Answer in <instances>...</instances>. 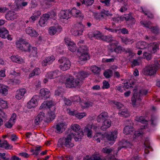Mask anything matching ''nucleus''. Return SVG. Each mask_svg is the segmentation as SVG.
Segmentation results:
<instances>
[{
    "instance_id": "obj_33",
    "label": "nucleus",
    "mask_w": 160,
    "mask_h": 160,
    "mask_svg": "<svg viewBox=\"0 0 160 160\" xmlns=\"http://www.w3.org/2000/svg\"><path fill=\"white\" fill-rule=\"evenodd\" d=\"M8 90L7 87L2 84H0V93L4 96L8 94Z\"/></svg>"
},
{
    "instance_id": "obj_55",
    "label": "nucleus",
    "mask_w": 160,
    "mask_h": 160,
    "mask_svg": "<svg viewBox=\"0 0 160 160\" xmlns=\"http://www.w3.org/2000/svg\"><path fill=\"white\" fill-rule=\"evenodd\" d=\"M11 121H8L6 122L5 126L7 128H10L12 127L15 122H13V123H12Z\"/></svg>"
},
{
    "instance_id": "obj_21",
    "label": "nucleus",
    "mask_w": 160,
    "mask_h": 160,
    "mask_svg": "<svg viewBox=\"0 0 160 160\" xmlns=\"http://www.w3.org/2000/svg\"><path fill=\"white\" fill-rule=\"evenodd\" d=\"M54 106L53 102L52 101H47L44 102L41 105L39 108L40 109L45 108H50Z\"/></svg>"
},
{
    "instance_id": "obj_59",
    "label": "nucleus",
    "mask_w": 160,
    "mask_h": 160,
    "mask_svg": "<svg viewBox=\"0 0 160 160\" xmlns=\"http://www.w3.org/2000/svg\"><path fill=\"white\" fill-rule=\"evenodd\" d=\"M150 29L152 32L155 34H157L159 32V30L157 27H152Z\"/></svg>"
},
{
    "instance_id": "obj_63",
    "label": "nucleus",
    "mask_w": 160,
    "mask_h": 160,
    "mask_svg": "<svg viewBox=\"0 0 160 160\" xmlns=\"http://www.w3.org/2000/svg\"><path fill=\"white\" fill-rule=\"evenodd\" d=\"M140 157L139 156V155L137 154H135L130 160H140Z\"/></svg>"
},
{
    "instance_id": "obj_12",
    "label": "nucleus",
    "mask_w": 160,
    "mask_h": 160,
    "mask_svg": "<svg viewBox=\"0 0 160 160\" xmlns=\"http://www.w3.org/2000/svg\"><path fill=\"white\" fill-rule=\"evenodd\" d=\"M64 41L67 45L68 46L69 49L72 52H74L76 50V46L74 42L71 41L69 38H65Z\"/></svg>"
},
{
    "instance_id": "obj_42",
    "label": "nucleus",
    "mask_w": 160,
    "mask_h": 160,
    "mask_svg": "<svg viewBox=\"0 0 160 160\" xmlns=\"http://www.w3.org/2000/svg\"><path fill=\"white\" fill-rule=\"evenodd\" d=\"M80 53L81 55L79 57L80 60L82 61H84L88 60V56L87 52H84V53Z\"/></svg>"
},
{
    "instance_id": "obj_38",
    "label": "nucleus",
    "mask_w": 160,
    "mask_h": 160,
    "mask_svg": "<svg viewBox=\"0 0 160 160\" xmlns=\"http://www.w3.org/2000/svg\"><path fill=\"white\" fill-rule=\"evenodd\" d=\"M91 37H96V38H98L101 37V33L98 31H95L93 32H91ZM90 33H89L88 35H90Z\"/></svg>"
},
{
    "instance_id": "obj_57",
    "label": "nucleus",
    "mask_w": 160,
    "mask_h": 160,
    "mask_svg": "<svg viewBox=\"0 0 160 160\" xmlns=\"http://www.w3.org/2000/svg\"><path fill=\"white\" fill-rule=\"evenodd\" d=\"M118 33H122L123 34H127L129 32L128 30L125 28H123L122 29H118Z\"/></svg>"
},
{
    "instance_id": "obj_15",
    "label": "nucleus",
    "mask_w": 160,
    "mask_h": 160,
    "mask_svg": "<svg viewBox=\"0 0 160 160\" xmlns=\"http://www.w3.org/2000/svg\"><path fill=\"white\" fill-rule=\"evenodd\" d=\"M67 124L65 122H62L59 123L56 126V132L58 133H62L67 128Z\"/></svg>"
},
{
    "instance_id": "obj_1",
    "label": "nucleus",
    "mask_w": 160,
    "mask_h": 160,
    "mask_svg": "<svg viewBox=\"0 0 160 160\" xmlns=\"http://www.w3.org/2000/svg\"><path fill=\"white\" fill-rule=\"evenodd\" d=\"M148 90L145 87H142L137 92V89H134L133 91V96L132 98L131 101L132 105L134 106L139 103L142 100L141 96L146 95L148 93Z\"/></svg>"
},
{
    "instance_id": "obj_51",
    "label": "nucleus",
    "mask_w": 160,
    "mask_h": 160,
    "mask_svg": "<svg viewBox=\"0 0 160 160\" xmlns=\"http://www.w3.org/2000/svg\"><path fill=\"white\" fill-rule=\"evenodd\" d=\"M0 106L2 108H6L8 107V105L7 104V102L0 98Z\"/></svg>"
},
{
    "instance_id": "obj_19",
    "label": "nucleus",
    "mask_w": 160,
    "mask_h": 160,
    "mask_svg": "<svg viewBox=\"0 0 160 160\" xmlns=\"http://www.w3.org/2000/svg\"><path fill=\"white\" fill-rule=\"evenodd\" d=\"M26 33L32 37H36L38 35V33L32 27H28L25 30Z\"/></svg>"
},
{
    "instance_id": "obj_43",
    "label": "nucleus",
    "mask_w": 160,
    "mask_h": 160,
    "mask_svg": "<svg viewBox=\"0 0 160 160\" xmlns=\"http://www.w3.org/2000/svg\"><path fill=\"white\" fill-rule=\"evenodd\" d=\"M118 114H120L121 116L125 117H128L129 116V113L127 109H123L119 112Z\"/></svg>"
},
{
    "instance_id": "obj_14",
    "label": "nucleus",
    "mask_w": 160,
    "mask_h": 160,
    "mask_svg": "<svg viewBox=\"0 0 160 160\" xmlns=\"http://www.w3.org/2000/svg\"><path fill=\"white\" fill-rule=\"evenodd\" d=\"M76 27L77 30L73 32V34L76 36H79L82 34L85 27L81 22H79L77 24Z\"/></svg>"
},
{
    "instance_id": "obj_58",
    "label": "nucleus",
    "mask_w": 160,
    "mask_h": 160,
    "mask_svg": "<svg viewBox=\"0 0 160 160\" xmlns=\"http://www.w3.org/2000/svg\"><path fill=\"white\" fill-rule=\"evenodd\" d=\"M103 86L102 88L104 89H108L110 87V84L108 82L106 81H104L103 82Z\"/></svg>"
},
{
    "instance_id": "obj_49",
    "label": "nucleus",
    "mask_w": 160,
    "mask_h": 160,
    "mask_svg": "<svg viewBox=\"0 0 160 160\" xmlns=\"http://www.w3.org/2000/svg\"><path fill=\"white\" fill-rule=\"evenodd\" d=\"M81 105L82 106L84 107L87 108L92 106V103L91 102L85 101L81 102Z\"/></svg>"
},
{
    "instance_id": "obj_64",
    "label": "nucleus",
    "mask_w": 160,
    "mask_h": 160,
    "mask_svg": "<svg viewBox=\"0 0 160 160\" xmlns=\"http://www.w3.org/2000/svg\"><path fill=\"white\" fill-rule=\"evenodd\" d=\"M28 4V2H22L21 4H17V7L18 9H22V6H25Z\"/></svg>"
},
{
    "instance_id": "obj_60",
    "label": "nucleus",
    "mask_w": 160,
    "mask_h": 160,
    "mask_svg": "<svg viewBox=\"0 0 160 160\" xmlns=\"http://www.w3.org/2000/svg\"><path fill=\"white\" fill-rule=\"evenodd\" d=\"M112 102L116 106L118 109L121 108L123 106V105L120 102H116L115 101H113Z\"/></svg>"
},
{
    "instance_id": "obj_45",
    "label": "nucleus",
    "mask_w": 160,
    "mask_h": 160,
    "mask_svg": "<svg viewBox=\"0 0 160 160\" xmlns=\"http://www.w3.org/2000/svg\"><path fill=\"white\" fill-rule=\"evenodd\" d=\"M143 57L144 58H146L148 61L151 60L152 58V54L146 51L143 52Z\"/></svg>"
},
{
    "instance_id": "obj_52",
    "label": "nucleus",
    "mask_w": 160,
    "mask_h": 160,
    "mask_svg": "<svg viewBox=\"0 0 160 160\" xmlns=\"http://www.w3.org/2000/svg\"><path fill=\"white\" fill-rule=\"evenodd\" d=\"M115 41L114 38L111 35H106V42H111Z\"/></svg>"
},
{
    "instance_id": "obj_50",
    "label": "nucleus",
    "mask_w": 160,
    "mask_h": 160,
    "mask_svg": "<svg viewBox=\"0 0 160 160\" xmlns=\"http://www.w3.org/2000/svg\"><path fill=\"white\" fill-rule=\"evenodd\" d=\"M102 151L104 153L109 154L112 151V149L109 147H106L103 148Z\"/></svg>"
},
{
    "instance_id": "obj_22",
    "label": "nucleus",
    "mask_w": 160,
    "mask_h": 160,
    "mask_svg": "<svg viewBox=\"0 0 160 160\" xmlns=\"http://www.w3.org/2000/svg\"><path fill=\"white\" fill-rule=\"evenodd\" d=\"M55 60V58L53 56L47 57L42 61V65L43 66H45L49 65L51 64Z\"/></svg>"
},
{
    "instance_id": "obj_26",
    "label": "nucleus",
    "mask_w": 160,
    "mask_h": 160,
    "mask_svg": "<svg viewBox=\"0 0 160 160\" xmlns=\"http://www.w3.org/2000/svg\"><path fill=\"white\" fill-rule=\"evenodd\" d=\"M120 2L123 3V5L120 9L119 11L121 12H123L126 11L128 8V0H117Z\"/></svg>"
},
{
    "instance_id": "obj_2",
    "label": "nucleus",
    "mask_w": 160,
    "mask_h": 160,
    "mask_svg": "<svg viewBox=\"0 0 160 160\" xmlns=\"http://www.w3.org/2000/svg\"><path fill=\"white\" fill-rule=\"evenodd\" d=\"M118 42L116 41L115 42L112 43L110 44L109 47L108 49L110 52H114L116 53H119L121 52V51H124L126 53H128L129 56H131L130 58L134 55L133 53L132 52L131 49L130 48H127L126 49L122 47L121 46H118Z\"/></svg>"
},
{
    "instance_id": "obj_20",
    "label": "nucleus",
    "mask_w": 160,
    "mask_h": 160,
    "mask_svg": "<svg viewBox=\"0 0 160 160\" xmlns=\"http://www.w3.org/2000/svg\"><path fill=\"white\" fill-rule=\"evenodd\" d=\"M73 80H74L73 76L72 75H69L66 80V86L69 88L75 87L76 84L73 83Z\"/></svg>"
},
{
    "instance_id": "obj_30",
    "label": "nucleus",
    "mask_w": 160,
    "mask_h": 160,
    "mask_svg": "<svg viewBox=\"0 0 160 160\" xmlns=\"http://www.w3.org/2000/svg\"><path fill=\"white\" fill-rule=\"evenodd\" d=\"M91 71L94 74L98 76L100 74V72L101 71L100 68L96 66H93L91 68Z\"/></svg>"
},
{
    "instance_id": "obj_10",
    "label": "nucleus",
    "mask_w": 160,
    "mask_h": 160,
    "mask_svg": "<svg viewBox=\"0 0 160 160\" xmlns=\"http://www.w3.org/2000/svg\"><path fill=\"white\" fill-rule=\"evenodd\" d=\"M71 10H61L58 14V16L61 19H68L71 17Z\"/></svg>"
},
{
    "instance_id": "obj_34",
    "label": "nucleus",
    "mask_w": 160,
    "mask_h": 160,
    "mask_svg": "<svg viewBox=\"0 0 160 160\" xmlns=\"http://www.w3.org/2000/svg\"><path fill=\"white\" fill-rule=\"evenodd\" d=\"M31 53L29 56V57H35L37 56V48L36 47H32Z\"/></svg>"
},
{
    "instance_id": "obj_32",
    "label": "nucleus",
    "mask_w": 160,
    "mask_h": 160,
    "mask_svg": "<svg viewBox=\"0 0 160 160\" xmlns=\"http://www.w3.org/2000/svg\"><path fill=\"white\" fill-rule=\"evenodd\" d=\"M5 18L8 20H12L15 18V15L13 12L10 11L6 14Z\"/></svg>"
},
{
    "instance_id": "obj_37",
    "label": "nucleus",
    "mask_w": 160,
    "mask_h": 160,
    "mask_svg": "<svg viewBox=\"0 0 160 160\" xmlns=\"http://www.w3.org/2000/svg\"><path fill=\"white\" fill-rule=\"evenodd\" d=\"M55 112L53 111H50L48 112L47 116V120H53L55 119Z\"/></svg>"
},
{
    "instance_id": "obj_47",
    "label": "nucleus",
    "mask_w": 160,
    "mask_h": 160,
    "mask_svg": "<svg viewBox=\"0 0 160 160\" xmlns=\"http://www.w3.org/2000/svg\"><path fill=\"white\" fill-rule=\"evenodd\" d=\"M86 116V114L85 112H79L75 114V117L78 119H81Z\"/></svg>"
},
{
    "instance_id": "obj_40",
    "label": "nucleus",
    "mask_w": 160,
    "mask_h": 160,
    "mask_svg": "<svg viewBox=\"0 0 160 160\" xmlns=\"http://www.w3.org/2000/svg\"><path fill=\"white\" fill-rule=\"evenodd\" d=\"M45 118V114L42 112L39 113L36 117L35 120H43Z\"/></svg>"
},
{
    "instance_id": "obj_24",
    "label": "nucleus",
    "mask_w": 160,
    "mask_h": 160,
    "mask_svg": "<svg viewBox=\"0 0 160 160\" xmlns=\"http://www.w3.org/2000/svg\"><path fill=\"white\" fill-rule=\"evenodd\" d=\"M44 14L47 15L48 16L47 18L48 19L50 18L55 19L57 16V12L56 10L54 9L48 12L47 13Z\"/></svg>"
},
{
    "instance_id": "obj_8",
    "label": "nucleus",
    "mask_w": 160,
    "mask_h": 160,
    "mask_svg": "<svg viewBox=\"0 0 160 160\" xmlns=\"http://www.w3.org/2000/svg\"><path fill=\"white\" fill-rule=\"evenodd\" d=\"M58 62L61 63L59 66L61 69L63 71H66L70 68L71 63L68 59L63 58L58 60Z\"/></svg>"
},
{
    "instance_id": "obj_31",
    "label": "nucleus",
    "mask_w": 160,
    "mask_h": 160,
    "mask_svg": "<svg viewBox=\"0 0 160 160\" xmlns=\"http://www.w3.org/2000/svg\"><path fill=\"white\" fill-rule=\"evenodd\" d=\"M108 117V113L107 112H102L98 116L97 120H107Z\"/></svg>"
},
{
    "instance_id": "obj_36",
    "label": "nucleus",
    "mask_w": 160,
    "mask_h": 160,
    "mask_svg": "<svg viewBox=\"0 0 160 160\" xmlns=\"http://www.w3.org/2000/svg\"><path fill=\"white\" fill-rule=\"evenodd\" d=\"M104 77L107 78H109L113 75V72L110 69L106 70L103 73Z\"/></svg>"
},
{
    "instance_id": "obj_39",
    "label": "nucleus",
    "mask_w": 160,
    "mask_h": 160,
    "mask_svg": "<svg viewBox=\"0 0 160 160\" xmlns=\"http://www.w3.org/2000/svg\"><path fill=\"white\" fill-rule=\"evenodd\" d=\"M57 28L55 26H52L49 28L48 33L51 35H55L57 32Z\"/></svg>"
},
{
    "instance_id": "obj_13",
    "label": "nucleus",
    "mask_w": 160,
    "mask_h": 160,
    "mask_svg": "<svg viewBox=\"0 0 160 160\" xmlns=\"http://www.w3.org/2000/svg\"><path fill=\"white\" fill-rule=\"evenodd\" d=\"M120 146L118 148V150H120L123 148H131L132 144L131 141L128 140L123 139L119 142Z\"/></svg>"
},
{
    "instance_id": "obj_3",
    "label": "nucleus",
    "mask_w": 160,
    "mask_h": 160,
    "mask_svg": "<svg viewBox=\"0 0 160 160\" xmlns=\"http://www.w3.org/2000/svg\"><path fill=\"white\" fill-rule=\"evenodd\" d=\"M68 133L69 134L66 137L60 138L58 140V145L59 147H65L67 148H71L74 146V144L72 142V133L71 132H68Z\"/></svg>"
},
{
    "instance_id": "obj_18",
    "label": "nucleus",
    "mask_w": 160,
    "mask_h": 160,
    "mask_svg": "<svg viewBox=\"0 0 160 160\" xmlns=\"http://www.w3.org/2000/svg\"><path fill=\"white\" fill-rule=\"evenodd\" d=\"M71 14L76 17L80 19H82L84 17L83 15L81 12L79 10H77L75 8H73L71 10Z\"/></svg>"
},
{
    "instance_id": "obj_16",
    "label": "nucleus",
    "mask_w": 160,
    "mask_h": 160,
    "mask_svg": "<svg viewBox=\"0 0 160 160\" xmlns=\"http://www.w3.org/2000/svg\"><path fill=\"white\" fill-rule=\"evenodd\" d=\"M49 91L46 88L41 89L40 91L39 96L42 99H46L50 97Z\"/></svg>"
},
{
    "instance_id": "obj_62",
    "label": "nucleus",
    "mask_w": 160,
    "mask_h": 160,
    "mask_svg": "<svg viewBox=\"0 0 160 160\" xmlns=\"http://www.w3.org/2000/svg\"><path fill=\"white\" fill-rule=\"evenodd\" d=\"M105 29L110 32L112 33H117L118 31V29H114L110 27H106Z\"/></svg>"
},
{
    "instance_id": "obj_46",
    "label": "nucleus",
    "mask_w": 160,
    "mask_h": 160,
    "mask_svg": "<svg viewBox=\"0 0 160 160\" xmlns=\"http://www.w3.org/2000/svg\"><path fill=\"white\" fill-rule=\"evenodd\" d=\"M79 79H77V77L75 78H74V80H73V83L75 84H76V86H75V87L73 88H79L81 86V85L82 84V83L80 81H79Z\"/></svg>"
},
{
    "instance_id": "obj_17",
    "label": "nucleus",
    "mask_w": 160,
    "mask_h": 160,
    "mask_svg": "<svg viewBox=\"0 0 160 160\" xmlns=\"http://www.w3.org/2000/svg\"><path fill=\"white\" fill-rule=\"evenodd\" d=\"M27 90L25 88H21L17 90L15 95V98L18 100L22 98L25 93L27 92Z\"/></svg>"
},
{
    "instance_id": "obj_56",
    "label": "nucleus",
    "mask_w": 160,
    "mask_h": 160,
    "mask_svg": "<svg viewBox=\"0 0 160 160\" xmlns=\"http://www.w3.org/2000/svg\"><path fill=\"white\" fill-rule=\"evenodd\" d=\"M87 160H102V159L99 156L95 155L88 159Z\"/></svg>"
},
{
    "instance_id": "obj_54",
    "label": "nucleus",
    "mask_w": 160,
    "mask_h": 160,
    "mask_svg": "<svg viewBox=\"0 0 160 160\" xmlns=\"http://www.w3.org/2000/svg\"><path fill=\"white\" fill-rule=\"evenodd\" d=\"M123 88L124 89H130L132 87L131 86V83H128V82H126V83H124V85H122Z\"/></svg>"
},
{
    "instance_id": "obj_27",
    "label": "nucleus",
    "mask_w": 160,
    "mask_h": 160,
    "mask_svg": "<svg viewBox=\"0 0 160 160\" xmlns=\"http://www.w3.org/2000/svg\"><path fill=\"white\" fill-rule=\"evenodd\" d=\"M111 121H104L101 127V129L104 131L109 127L111 125Z\"/></svg>"
},
{
    "instance_id": "obj_7",
    "label": "nucleus",
    "mask_w": 160,
    "mask_h": 160,
    "mask_svg": "<svg viewBox=\"0 0 160 160\" xmlns=\"http://www.w3.org/2000/svg\"><path fill=\"white\" fill-rule=\"evenodd\" d=\"M117 132L116 131H114L109 133L105 134L104 135H102L101 137L103 138L104 140H107L108 141H112V142L109 143V144L112 145L117 138Z\"/></svg>"
},
{
    "instance_id": "obj_53",
    "label": "nucleus",
    "mask_w": 160,
    "mask_h": 160,
    "mask_svg": "<svg viewBox=\"0 0 160 160\" xmlns=\"http://www.w3.org/2000/svg\"><path fill=\"white\" fill-rule=\"evenodd\" d=\"M84 130L85 132H87V137L88 138H91L92 137V130L90 129L87 127H85Z\"/></svg>"
},
{
    "instance_id": "obj_35",
    "label": "nucleus",
    "mask_w": 160,
    "mask_h": 160,
    "mask_svg": "<svg viewBox=\"0 0 160 160\" xmlns=\"http://www.w3.org/2000/svg\"><path fill=\"white\" fill-rule=\"evenodd\" d=\"M151 48L152 50L151 51V53H154L159 49V44L157 43L154 42L152 44Z\"/></svg>"
},
{
    "instance_id": "obj_6",
    "label": "nucleus",
    "mask_w": 160,
    "mask_h": 160,
    "mask_svg": "<svg viewBox=\"0 0 160 160\" xmlns=\"http://www.w3.org/2000/svg\"><path fill=\"white\" fill-rule=\"evenodd\" d=\"M159 65L158 62L157 61H155L154 64H150L148 66L145 70L144 73L149 76L156 74Z\"/></svg>"
},
{
    "instance_id": "obj_11",
    "label": "nucleus",
    "mask_w": 160,
    "mask_h": 160,
    "mask_svg": "<svg viewBox=\"0 0 160 160\" xmlns=\"http://www.w3.org/2000/svg\"><path fill=\"white\" fill-rule=\"evenodd\" d=\"M39 97V96L38 95L33 96L31 100L28 102L27 108H31L37 106L38 104Z\"/></svg>"
},
{
    "instance_id": "obj_28",
    "label": "nucleus",
    "mask_w": 160,
    "mask_h": 160,
    "mask_svg": "<svg viewBox=\"0 0 160 160\" xmlns=\"http://www.w3.org/2000/svg\"><path fill=\"white\" fill-rule=\"evenodd\" d=\"M136 47L137 48L143 49L147 47V44L144 42H139L137 43Z\"/></svg>"
},
{
    "instance_id": "obj_44",
    "label": "nucleus",
    "mask_w": 160,
    "mask_h": 160,
    "mask_svg": "<svg viewBox=\"0 0 160 160\" xmlns=\"http://www.w3.org/2000/svg\"><path fill=\"white\" fill-rule=\"evenodd\" d=\"M147 127V125H144L141 128L140 130L136 131L134 133V135L135 137H139L142 135L143 132L142 131V129L146 128Z\"/></svg>"
},
{
    "instance_id": "obj_61",
    "label": "nucleus",
    "mask_w": 160,
    "mask_h": 160,
    "mask_svg": "<svg viewBox=\"0 0 160 160\" xmlns=\"http://www.w3.org/2000/svg\"><path fill=\"white\" fill-rule=\"evenodd\" d=\"M101 12L104 15V17H106L107 16H112V14L110 13L108 11H106L103 10Z\"/></svg>"
},
{
    "instance_id": "obj_29",
    "label": "nucleus",
    "mask_w": 160,
    "mask_h": 160,
    "mask_svg": "<svg viewBox=\"0 0 160 160\" xmlns=\"http://www.w3.org/2000/svg\"><path fill=\"white\" fill-rule=\"evenodd\" d=\"M8 31L5 28H0V37L2 38H6V36L8 35Z\"/></svg>"
},
{
    "instance_id": "obj_23",
    "label": "nucleus",
    "mask_w": 160,
    "mask_h": 160,
    "mask_svg": "<svg viewBox=\"0 0 160 160\" xmlns=\"http://www.w3.org/2000/svg\"><path fill=\"white\" fill-rule=\"evenodd\" d=\"M48 16L47 15L43 14L42 17H41L40 19L39 22V25L41 27H44L45 26L46 22L48 20Z\"/></svg>"
},
{
    "instance_id": "obj_9",
    "label": "nucleus",
    "mask_w": 160,
    "mask_h": 160,
    "mask_svg": "<svg viewBox=\"0 0 160 160\" xmlns=\"http://www.w3.org/2000/svg\"><path fill=\"white\" fill-rule=\"evenodd\" d=\"M90 74V72L87 71L81 70L80 71L77 72L75 74L77 79H79V81L82 83L83 81L85 78L88 77Z\"/></svg>"
},
{
    "instance_id": "obj_4",
    "label": "nucleus",
    "mask_w": 160,
    "mask_h": 160,
    "mask_svg": "<svg viewBox=\"0 0 160 160\" xmlns=\"http://www.w3.org/2000/svg\"><path fill=\"white\" fill-rule=\"evenodd\" d=\"M80 126L77 124H72L71 126V129L75 132L73 133H72V135L74 136V139L76 142L79 141L80 140L82 139L83 134V132L82 131H78L80 129ZM68 132H70V129H68Z\"/></svg>"
},
{
    "instance_id": "obj_41",
    "label": "nucleus",
    "mask_w": 160,
    "mask_h": 160,
    "mask_svg": "<svg viewBox=\"0 0 160 160\" xmlns=\"http://www.w3.org/2000/svg\"><path fill=\"white\" fill-rule=\"evenodd\" d=\"M88 50V48L86 46L82 45L79 47L77 50V52L80 53H83L84 52H87Z\"/></svg>"
},
{
    "instance_id": "obj_25",
    "label": "nucleus",
    "mask_w": 160,
    "mask_h": 160,
    "mask_svg": "<svg viewBox=\"0 0 160 160\" xmlns=\"http://www.w3.org/2000/svg\"><path fill=\"white\" fill-rule=\"evenodd\" d=\"M133 125V124L132 123V125H131L130 126H129L128 125L126 126L123 129V132L125 134H128L132 132L133 130L132 127Z\"/></svg>"
},
{
    "instance_id": "obj_48",
    "label": "nucleus",
    "mask_w": 160,
    "mask_h": 160,
    "mask_svg": "<svg viewBox=\"0 0 160 160\" xmlns=\"http://www.w3.org/2000/svg\"><path fill=\"white\" fill-rule=\"evenodd\" d=\"M105 18L102 12L99 13H96L94 14V18L97 20H100L101 18Z\"/></svg>"
},
{
    "instance_id": "obj_5",
    "label": "nucleus",
    "mask_w": 160,
    "mask_h": 160,
    "mask_svg": "<svg viewBox=\"0 0 160 160\" xmlns=\"http://www.w3.org/2000/svg\"><path fill=\"white\" fill-rule=\"evenodd\" d=\"M16 47L22 51L30 52L32 46L25 40L20 39L18 42H17Z\"/></svg>"
}]
</instances>
